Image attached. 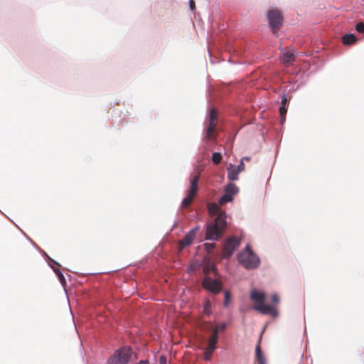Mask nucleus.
Returning <instances> with one entry per match:
<instances>
[{"mask_svg":"<svg viewBox=\"0 0 364 364\" xmlns=\"http://www.w3.org/2000/svg\"><path fill=\"white\" fill-rule=\"evenodd\" d=\"M240 244V239L237 237H229L223 247V258H229L230 257L235 250L239 247Z\"/></svg>","mask_w":364,"mask_h":364,"instance_id":"7","label":"nucleus"},{"mask_svg":"<svg viewBox=\"0 0 364 364\" xmlns=\"http://www.w3.org/2000/svg\"><path fill=\"white\" fill-rule=\"evenodd\" d=\"M210 304L208 302H207L204 306L205 314H210Z\"/></svg>","mask_w":364,"mask_h":364,"instance_id":"31","label":"nucleus"},{"mask_svg":"<svg viewBox=\"0 0 364 364\" xmlns=\"http://www.w3.org/2000/svg\"><path fill=\"white\" fill-rule=\"evenodd\" d=\"M218 339V328H214L213 333L209 338L208 344L207 348L210 349V351H214L216 348V344Z\"/></svg>","mask_w":364,"mask_h":364,"instance_id":"11","label":"nucleus"},{"mask_svg":"<svg viewBox=\"0 0 364 364\" xmlns=\"http://www.w3.org/2000/svg\"><path fill=\"white\" fill-rule=\"evenodd\" d=\"M199 178H200V173L198 172V173H196L193 176V178L191 179V181H190L191 186L187 191V196L184 198V199L182 201L181 206L183 208H188L191 205V203L198 192V183L199 181Z\"/></svg>","mask_w":364,"mask_h":364,"instance_id":"4","label":"nucleus"},{"mask_svg":"<svg viewBox=\"0 0 364 364\" xmlns=\"http://www.w3.org/2000/svg\"><path fill=\"white\" fill-rule=\"evenodd\" d=\"M132 350L129 346H123L117 350L108 359L107 364H128L132 357Z\"/></svg>","mask_w":364,"mask_h":364,"instance_id":"3","label":"nucleus"},{"mask_svg":"<svg viewBox=\"0 0 364 364\" xmlns=\"http://www.w3.org/2000/svg\"><path fill=\"white\" fill-rule=\"evenodd\" d=\"M240 172L236 169L235 166L230 164L228 168V178L231 181L238 180V175Z\"/></svg>","mask_w":364,"mask_h":364,"instance_id":"14","label":"nucleus"},{"mask_svg":"<svg viewBox=\"0 0 364 364\" xmlns=\"http://www.w3.org/2000/svg\"><path fill=\"white\" fill-rule=\"evenodd\" d=\"M208 210L210 213L217 215V216L218 215V214L220 213H225L224 211H222L220 210V208L218 207V205L214 204V203L209 205Z\"/></svg>","mask_w":364,"mask_h":364,"instance_id":"21","label":"nucleus"},{"mask_svg":"<svg viewBox=\"0 0 364 364\" xmlns=\"http://www.w3.org/2000/svg\"><path fill=\"white\" fill-rule=\"evenodd\" d=\"M189 7L191 11H194L196 9V4L194 0H189Z\"/></svg>","mask_w":364,"mask_h":364,"instance_id":"32","label":"nucleus"},{"mask_svg":"<svg viewBox=\"0 0 364 364\" xmlns=\"http://www.w3.org/2000/svg\"><path fill=\"white\" fill-rule=\"evenodd\" d=\"M230 301V293L228 291L225 292L224 306H228Z\"/></svg>","mask_w":364,"mask_h":364,"instance_id":"26","label":"nucleus"},{"mask_svg":"<svg viewBox=\"0 0 364 364\" xmlns=\"http://www.w3.org/2000/svg\"><path fill=\"white\" fill-rule=\"evenodd\" d=\"M342 41L345 45H350L356 41V37L352 33L346 34L343 36Z\"/></svg>","mask_w":364,"mask_h":364,"instance_id":"18","label":"nucleus"},{"mask_svg":"<svg viewBox=\"0 0 364 364\" xmlns=\"http://www.w3.org/2000/svg\"><path fill=\"white\" fill-rule=\"evenodd\" d=\"M198 230L199 227L196 226V228L191 229L188 233H186L184 237L180 240L179 247L181 248H183L191 245L195 238L196 232L198 231Z\"/></svg>","mask_w":364,"mask_h":364,"instance_id":"8","label":"nucleus"},{"mask_svg":"<svg viewBox=\"0 0 364 364\" xmlns=\"http://www.w3.org/2000/svg\"><path fill=\"white\" fill-rule=\"evenodd\" d=\"M242 161H243L244 160L249 161V160H250V158H248V157H244V158H242Z\"/></svg>","mask_w":364,"mask_h":364,"instance_id":"37","label":"nucleus"},{"mask_svg":"<svg viewBox=\"0 0 364 364\" xmlns=\"http://www.w3.org/2000/svg\"><path fill=\"white\" fill-rule=\"evenodd\" d=\"M255 353H256V361H257V364H267L266 358L262 352L259 342L258 343V344L256 346Z\"/></svg>","mask_w":364,"mask_h":364,"instance_id":"16","label":"nucleus"},{"mask_svg":"<svg viewBox=\"0 0 364 364\" xmlns=\"http://www.w3.org/2000/svg\"><path fill=\"white\" fill-rule=\"evenodd\" d=\"M239 191L238 187L232 183H228L225 188V192H227L232 197L236 195Z\"/></svg>","mask_w":364,"mask_h":364,"instance_id":"17","label":"nucleus"},{"mask_svg":"<svg viewBox=\"0 0 364 364\" xmlns=\"http://www.w3.org/2000/svg\"><path fill=\"white\" fill-rule=\"evenodd\" d=\"M233 200V197L227 192H225L224 195L220 198L219 204L223 205L228 202H231Z\"/></svg>","mask_w":364,"mask_h":364,"instance_id":"20","label":"nucleus"},{"mask_svg":"<svg viewBox=\"0 0 364 364\" xmlns=\"http://www.w3.org/2000/svg\"><path fill=\"white\" fill-rule=\"evenodd\" d=\"M280 60L284 64H291L296 60L295 51L293 50H284L280 55Z\"/></svg>","mask_w":364,"mask_h":364,"instance_id":"9","label":"nucleus"},{"mask_svg":"<svg viewBox=\"0 0 364 364\" xmlns=\"http://www.w3.org/2000/svg\"><path fill=\"white\" fill-rule=\"evenodd\" d=\"M213 351H210V349L206 348L204 353V358L205 360H208L210 359Z\"/></svg>","mask_w":364,"mask_h":364,"instance_id":"27","label":"nucleus"},{"mask_svg":"<svg viewBox=\"0 0 364 364\" xmlns=\"http://www.w3.org/2000/svg\"><path fill=\"white\" fill-rule=\"evenodd\" d=\"M203 272L206 276L210 272H213L215 274H216L217 269L215 264L211 262L210 260L205 262L203 264Z\"/></svg>","mask_w":364,"mask_h":364,"instance_id":"15","label":"nucleus"},{"mask_svg":"<svg viewBox=\"0 0 364 364\" xmlns=\"http://www.w3.org/2000/svg\"><path fill=\"white\" fill-rule=\"evenodd\" d=\"M216 126H217V124H213L212 122L209 123L208 127L207 128V131H206V137L207 138H208L210 139H213V135H214V133L216 129Z\"/></svg>","mask_w":364,"mask_h":364,"instance_id":"19","label":"nucleus"},{"mask_svg":"<svg viewBox=\"0 0 364 364\" xmlns=\"http://www.w3.org/2000/svg\"><path fill=\"white\" fill-rule=\"evenodd\" d=\"M223 159V156L219 152H214L212 155V161L213 163L215 165L219 164Z\"/></svg>","mask_w":364,"mask_h":364,"instance_id":"23","label":"nucleus"},{"mask_svg":"<svg viewBox=\"0 0 364 364\" xmlns=\"http://www.w3.org/2000/svg\"><path fill=\"white\" fill-rule=\"evenodd\" d=\"M56 275L58 276L59 280L60 281V282L63 284L64 283H65V279L63 274V273L58 269H54Z\"/></svg>","mask_w":364,"mask_h":364,"instance_id":"25","label":"nucleus"},{"mask_svg":"<svg viewBox=\"0 0 364 364\" xmlns=\"http://www.w3.org/2000/svg\"><path fill=\"white\" fill-rule=\"evenodd\" d=\"M230 87L232 88V89H235V90H240V89H242V87L240 86V84H238L237 82H235V83H230Z\"/></svg>","mask_w":364,"mask_h":364,"instance_id":"30","label":"nucleus"},{"mask_svg":"<svg viewBox=\"0 0 364 364\" xmlns=\"http://www.w3.org/2000/svg\"><path fill=\"white\" fill-rule=\"evenodd\" d=\"M218 120V112L217 110L215 108H212L210 110V114H209V123L216 124V122Z\"/></svg>","mask_w":364,"mask_h":364,"instance_id":"22","label":"nucleus"},{"mask_svg":"<svg viewBox=\"0 0 364 364\" xmlns=\"http://www.w3.org/2000/svg\"><path fill=\"white\" fill-rule=\"evenodd\" d=\"M272 302H274V303H277V302H279V297L278 296V295H277V294H274V295H272Z\"/></svg>","mask_w":364,"mask_h":364,"instance_id":"34","label":"nucleus"},{"mask_svg":"<svg viewBox=\"0 0 364 364\" xmlns=\"http://www.w3.org/2000/svg\"><path fill=\"white\" fill-rule=\"evenodd\" d=\"M203 287L213 293L218 294L222 290L223 284L219 279H213L209 276H205L202 282Z\"/></svg>","mask_w":364,"mask_h":364,"instance_id":"6","label":"nucleus"},{"mask_svg":"<svg viewBox=\"0 0 364 364\" xmlns=\"http://www.w3.org/2000/svg\"><path fill=\"white\" fill-rule=\"evenodd\" d=\"M237 260L247 269L257 268L260 264V259L247 245L245 249L237 255Z\"/></svg>","mask_w":364,"mask_h":364,"instance_id":"2","label":"nucleus"},{"mask_svg":"<svg viewBox=\"0 0 364 364\" xmlns=\"http://www.w3.org/2000/svg\"><path fill=\"white\" fill-rule=\"evenodd\" d=\"M288 101H289L288 98L286 97L285 95H284L282 96V102H281L282 105L279 107V114H280V117H281L282 122H283L285 120L286 114H287V109L286 108V105H287Z\"/></svg>","mask_w":364,"mask_h":364,"instance_id":"13","label":"nucleus"},{"mask_svg":"<svg viewBox=\"0 0 364 364\" xmlns=\"http://www.w3.org/2000/svg\"><path fill=\"white\" fill-rule=\"evenodd\" d=\"M215 328H218V332L219 331H225V329L226 328V323H223L220 326H215Z\"/></svg>","mask_w":364,"mask_h":364,"instance_id":"33","label":"nucleus"},{"mask_svg":"<svg viewBox=\"0 0 364 364\" xmlns=\"http://www.w3.org/2000/svg\"><path fill=\"white\" fill-rule=\"evenodd\" d=\"M160 364H166V358L164 356H160L159 358Z\"/></svg>","mask_w":364,"mask_h":364,"instance_id":"35","label":"nucleus"},{"mask_svg":"<svg viewBox=\"0 0 364 364\" xmlns=\"http://www.w3.org/2000/svg\"><path fill=\"white\" fill-rule=\"evenodd\" d=\"M215 247V243H205L204 244L205 250L208 253H210L213 250Z\"/></svg>","mask_w":364,"mask_h":364,"instance_id":"24","label":"nucleus"},{"mask_svg":"<svg viewBox=\"0 0 364 364\" xmlns=\"http://www.w3.org/2000/svg\"><path fill=\"white\" fill-rule=\"evenodd\" d=\"M254 309L259 311L262 314H269L274 316L276 314V310L270 305L262 304H256L254 306Z\"/></svg>","mask_w":364,"mask_h":364,"instance_id":"10","label":"nucleus"},{"mask_svg":"<svg viewBox=\"0 0 364 364\" xmlns=\"http://www.w3.org/2000/svg\"><path fill=\"white\" fill-rule=\"evenodd\" d=\"M266 298L265 294L262 291H259L256 289H253L250 293V299L256 304H262Z\"/></svg>","mask_w":364,"mask_h":364,"instance_id":"12","label":"nucleus"},{"mask_svg":"<svg viewBox=\"0 0 364 364\" xmlns=\"http://www.w3.org/2000/svg\"><path fill=\"white\" fill-rule=\"evenodd\" d=\"M267 18L273 33H276L282 25L283 18L281 12L277 9H271L267 14Z\"/></svg>","mask_w":364,"mask_h":364,"instance_id":"5","label":"nucleus"},{"mask_svg":"<svg viewBox=\"0 0 364 364\" xmlns=\"http://www.w3.org/2000/svg\"><path fill=\"white\" fill-rule=\"evenodd\" d=\"M139 364H149L148 361L145 360H140Z\"/></svg>","mask_w":364,"mask_h":364,"instance_id":"36","label":"nucleus"},{"mask_svg":"<svg viewBox=\"0 0 364 364\" xmlns=\"http://www.w3.org/2000/svg\"><path fill=\"white\" fill-rule=\"evenodd\" d=\"M355 28L358 33H364V23L360 22L357 23Z\"/></svg>","mask_w":364,"mask_h":364,"instance_id":"28","label":"nucleus"},{"mask_svg":"<svg viewBox=\"0 0 364 364\" xmlns=\"http://www.w3.org/2000/svg\"><path fill=\"white\" fill-rule=\"evenodd\" d=\"M236 169L240 173L245 170V164L242 160H241L240 164L235 166Z\"/></svg>","mask_w":364,"mask_h":364,"instance_id":"29","label":"nucleus"},{"mask_svg":"<svg viewBox=\"0 0 364 364\" xmlns=\"http://www.w3.org/2000/svg\"><path fill=\"white\" fill-rule=\"evenodd\" d=\"M226 225L225 213H220L215 220L207 226L205 240H218L223 236Z\"/></svg>","mask_w":364,"mask_h":364,"instance_id":"1","label":"nucleus"}]
</instances>
